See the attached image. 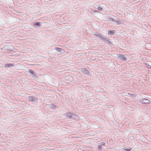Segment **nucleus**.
<instances>
[{"mask_svg": "<svg viewBox=\"0 0 151 151\" xmlns=\"http://www.w3.org/2000/svg\"><path fill=\"white\" fill-rule=\"evenodd\" d=\"M77 117V116L76 114H73L70 112L67 113L66 114V117L67 118L75 119H76Z\"/></svg>", "mask_w": 151, "mask_h": 151, "instance_id": "nucleus-1", "label": "nucleus"}, {"mask_svg": "<svg viewBox=\"0 0 151 151\" xmlns=\"http://www.w3.org/2000/svg\"><path fill=\"white\" fill-rule=\"evenodd\" d=\"M28 99L29 101L32 102H35L37 99V97L33 96H29L28 97Z\"/></svg>", "mask_w": 151, "mask_h": 151, "instance_id": "nucleus-2", "label": "nucleus"}, {"mask_svg": "<svg viewBox=\"0 0 151 151\" xmlns=\"http://www.w3.org/2000/svg\"><path fill=\"white\" fill-rule=\"evenodd\" d=\"M65 79L66 80L70 81V82L72 81L73 80V77L70 75H68L65 77Z\"/></svg>", "mask_w": 151, "mask_h": 151, "instance_id": "nucleus-3", "label": "nucleus"}, {"mask_svg": "<svg viewBox=\"0 0 151 151\" xmlns=\"http://www.w3.org/2000/svg\"><path fill=\"white\" fill-rule=\"evenodd\" d=\"M118 58L119 59L123 61L127 60V58L125 57V55H123L119 54L118 56Z\"/></svg>", "mask_w": 151, "mask_h": 151, "instance_id": "nucleus-4", "label": "nucleus"}, {"mask_svg": "<svg viewBox=\"0 0 151 151\" xmlns=\"http://www.w3.org/2000/svg\"><path fill=\"white\" fill-rule=\"evenodd\" d=\"M141 102L145 104H148L150 103V101L148 99H144L141 100Z\"/></svg>", "mask_w": 151, "mask_h": 151, "instance_id": "nucleus-5", "label": "nucleus"}, {"mask_svg": "<svg viewBox=\"0 0 151 151\" xmlns=\"http://www.w3.org/2000/svg\"><path fill=\"white\" fill-rule=\"evenodd\" d=\"M29 72L31 74V76L34 78H35L36 77V74L32 70H30L29 71Z\"/></svg>", "mask_w": 151, "mask_h": 151, "instance_id": "nucleus-6", "label": "nucleus"}, {"mask_svg": "<svg viewBox=\"0 0 151 151\" xmlns=\"http://www.w3.org/2000/svg\"><path fill=\"white\" fill-rule=\"evenodd\" d=\"M105 143L104 142H101V143H99L98 145V149L99 150H101L102 146H104L105 145Z\"/></svg>", "mask_w": 151, "mask_h": 151, "instance_id": "nucleus-7", "label": "nucleus"}, {"mask_svg": "<svg viewBox=\"0 0 151 151\" xmlns=\"http://www.w3.org/2000/svg\"><path fill=\"white\" fill-rule=\"evenodd\" d=\"M55 50L58 51L60 52L61 53H63L64 50L62 49L57 47H55Z\"/></svg>", "mask_w": 151, "mask_h": 151, "instance_id": "nucleus-8", "label": "nucleus"}, {"mask_svg": "<svg viewBox=\"0 0 151 151\" xmlns=\"http://www.w3.org/2000/svg\"><path fill=\"white\" fill-rule=\"evenodd\" d=\"M121 21H123V20H120L118 18H117V19L115 20L114 22L116 23L117 24H119L122 23Z\"/></svg>", "mask_w": 151, "mask_h": 151, "instance_id": "nucleus-9", "label": "nucleus"}, {"mask_svg": "<svg viewBox=\"0 0 151 151\" xmlns=\"http://www.w3.org/2000/svg\"><path fill=\"white\" fill-rule=\"evenodd\" d=\"M94 35L97 37H98L101 40H103L104 39V37H103L99 33H96L94 34Z\"/></svg>", "mask_w": 151, "mask_h": 151, "instance_id": "nucleus-10", "label": "nucleus"}, {"mask_svg": "<svg viewBox=\"0 0 151 151\" xmlns=\"http://www.w3.org/2000/svg\"><path fill=\"white\" fill-rule=\"evenodd\" d=\"M82 71L85 74H88L89 73L88 71L85 68H83L82 70Z\"/></svg>", "mask_w": 151, "mask_h": 151, "instance_id": "nucleus-11", "label": "nucleus"}, {"mask_svg": "<svg viewBox=\"0 0 151 151\" xmlns=\"http://www.w3.org/2000/svg\"><path fill=\"white\" fill-rule=\"evenodd\" d=\"M13 66V65L11 63L5 64L4 65V67H10Z\"/></svg>", "mask_w": 151, "mask_h": 151, "instance_id": "nucleus-12", "label": "nucleus"}, {"mask_svg": "<svg viewBox=\"0 0 151 151\" xmlns=\"http://www.w3.org/2000/svg\"><path fill=\"white\" fill-rule=\"evenodd\" d=\"M91 13H92L93 14H94L95 13H99V12L97 11H94L93 9H91L90 11Z\"/></svg>", "mask_w": 151, "mask_h": 151, "instance_id": "nucleus-13", "label": "nucleus"}, {"mask_svg": "<svg viewBox=\"0 0 151 151\" xmlns=\"http://www.w3.org/2000/svg\"><path fill=\"white\" fill-rule=\"evenodd\" d=\"M114 31H111V30H109L108 31V34L110 35H112L114 34Z\"/></svg>", "mask_w": 151, "mask_h": 151, "instance_id": "nucleus-14", "label": "nucleus"}, {"mask_svg": "<svg viewBox=\"0 0 151 151\" xmlns=\"http://www.w3.org/2000/svg\"><path fill=\"white\" fill-rule=\"evenodd\" d=\"M124 149L126 151H130L132 150V148L129 147H124Z\"/></svg>", "mask_w": 151, "mask_h": 151, "instance_id": "nucleus-15", "label": "nucleus"}, {"mask_svg": "<svg viewBox=\"0 0 151 151\" xmlns=\"http://www.w3.org/2000/svg\"><path fill=\"white\" fill-rule=\"evenodd\" d=\"M34 25L37 26H40V22H36V23L34 24Z\"/></svg>", "mask_w": 151, "mask_h": 151, "instance_id": "nucleus-16", "label": "nucleus"}, {"mask_svg": "<svg viewBox=\"0 0 151 151\" xmlns=\"http://www.w3.org/2000/svg\"><path fill=\"white\" fill-rule=\"evenodd\" d=\"M103 40L104 41V42L105 41H109V39L107 37H106V38H104V39L103 40Z\"/></svg>", "mask_w": 151, "mask_h": 151, "instance_id": "nucleus-17", "label": "nucleus"}, {"mask_svg": "<svg viewBox=\"0 0 151 151\" xmlns=\"http://www.w3.org/2000/svg\"><path fill=\"white\" fill-rule=\"evenodd\" d=\"M146 65L148 68L150 69L151 68V66L149 64H146Z\"/></svg>", "mask_w": 151, "mask_h": 151, "instance_id": "nucleus-18", "label": "nucleus"}, {"mask_svg": "<svg viewBox=\"0 0 151 151\" xmlns=\"http://www.w3.org/2000/svg\"><path fill=\"white\" fill-rule=\"evenodd\" d=\"M97 9H98V10L100 11L102 10H103V9L102 8L99 6H98L97 8Z\"/></svg>", "mask_w": 151, "mask_h": 151, "instance_id": "nucleus-19", "label": "nucleus"}, {"mask_svg": "<svg viewBox=\"0 0 151 151\" xmlns=\"http://www.w3.org/2000/svg\"><path fill=\"white\" fill-rule=\"evenodd\" d=\"M55 106V105H52L53 107H54Z\"/></svg>", "mask_w": 151, "mask_h": 151, "instance_id": "nucleus-20", "label": "nucleus"}]
</instances>
